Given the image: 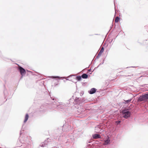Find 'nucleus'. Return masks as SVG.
Here are the masks:
<instances>
[{"label":"nucleus","mask_w":148,"mask_h":148,"mask_svg":"<svg viewBox=\"0 0 148 148\" xmlns=\"http://www.w3.org/2000/svg\"><path fill=\"white\" fill-rule=\"evenodd\" d=\"M148 99V93L143 95L140 96L138 99V101L141 102L146 101Z\"/></svg>","instance_id":"nucleus-1"},{"label":"nucleus","mask_w":148,"mask_h":148,"mask_svg":"<svg viewBox=\"0 0 148 148\" xmlns=\"http://www.w3.org/2000/svg\"><path fill=\"white\" fill-rule=\"evenodd\" d=\"M123 116L125 119H127L130 116L131 113L128 111H122Z\"/></svg>","instance_id":"nucleus-2"},{"label":"nucleus","mask_w":148,"mask_h":148,"mask_svg":"<svg viewBox=\"0 0 148 148\" xmlns=\"http://www.w3.org/2000/svg\"><path fill=\"white\" fill-rule=\"evenodd\" d=\"M18 69L19 70L22 76L23 75L25 74L26 71L25 69H23L21 66L19 67L18 68Z\"/></svg>","instance_id":"nucleus-3"},{"label":"nucleus","mask_w":148,"mask_h":148,"mask_svg":"<svg viewBox=\"0 0 148 148\" xmlns=\"http://www.w3.org/2000/svg\"><path fill=\"white\" fill-rule=\"evenodd\" d=\"M92 137L94 139L101 138V136L98 134H95L92 135Z\"/></svg>","instance_id":"nucleus-4"},{"label":"nucleus","mask_w":148,"mask_h":148,"mask_svg":"<svg viewBox=\"0 0 148 148\" xmlns=\"http://www.w3.org/2000/svg\"><path fill=\"white\" fill-rule=\"evenodd\" d=\"M104 51V48L102 47L101 48L100 51L98 53L97 56V57L98 58L99 57H100L102 53Z\"/></svg>","instance_id":"nucleus-5"},{"label":"nucleus","mask_w":148,"mask_h":148,"mask_svg":"<svg viewBox=\"0 0 148 148\" xmlns=\"http://www.w3.org/2000/svg\"><path fill=\"white\" fill-rule=\"evenodd\" d=\"M96 90V89L95 88H91L90 90L88 91V92L91 94H93L95 92Z\"/></svg>","instance_id":"nucleus-6"},{"label":"nucleus","mask_w":148,"mask_h":148,"mask_svg":"<svg viewBox=\"0 0 148 148\" xmlns=\"http://www.w3.org/2000/svg\"><path fill=\"white\" fill-rule=\"evenodd\" d=\"M110 142V140L109 139H108L105 140L103 144L104 145H107Z\"/></svg>","instance_id":"nucleus-7"},{"label":"nucleus","mask_w":148,"mask_h":148,"mask_svg":"<svg viewBox=\"0 0 148 148\" xmlns=\"http://www.w3.org/2000/svg\"><path fill=\"white\" fill-rule=\"evenodd\" d=\"M88 75L85 73H84L82 75V77L84 79H86L88 77Z\"/></svg>","instance_id":"nucleus-8"},{"label":"nucleus","mask_w":148,"mask_h":148,"mask_svg":"<svg viewBox=\"0 0 148 148\" xmlns=\"http://www.w3.org/2000/svg\"><path fill=\"white\" fill-rule=\"evenodd\" d=\"M29 118V116L28 114H26L25 117V119L24 121V122L25 123L28 119Z\"/></svg>","instance_id":"nucleus-9"},{"label":"nucleus","mask_w":148,"mask_h":148,"mask_svg":"<svg viewBox=\"0 0 148 148\" xmlns=\"http://www.w3.org/2000/svg\"><path fill=\"white\" fill-rule=\"evenodd\" d=\"M57 107L58 108H62L63 107H64V105H62V104H60L59 105H57Z\"/></svg>","instance_id":"nucleus-10"},{"label":"nucleus","mask_w":148,"mask_h":148,"mask_svg":"<svg viewBox=\"0 0 148 148\" xmlns=\"http://www.w3.org/2000/svg\"><path fill=\"white\" fill-rule=\"evenodd\" d=\"M120 19V18L118 17H117L115 18V22H119Z\"/></svg>","instance_id":"nucleus-11"},{"label":"nucleus","mask_w":148,"mask_h":148,"mask_svg":"<svg viewBox=\"0 0 148 148\" xmlns=\"http://www.w3.org/2000/svg\"><path fill=\"white\" fill-rule=\"evenodd\" d=\"M82 76H78L76 77V79L78 80H80L82 79Z\"/></svg>","instance_id":"nucleus-12"},{"label":"nucleus","mask_w":148,"mask_h":148,"mask_svg":"<svg viewBox=\"0 0 148 148\" xmlns=\"http://www.w3.org/2000/svg\"><path fill=\"white\" fill-rule=\"evenodd\" d=\"M132 100V99H130L126 101H125V102H126L125 103H128L129 102H130Z\"/></svg>","instance_id":"nucleus-13"},{"label":"nucleus","mask_w":148,"mask_h":148,"mask_svg":"<svg viewBox=\"0 0 148 148\" xmlns=\"http://www.w3.org/2000/svg\"><path fill=\"white\" fill-rule=\"evenodd\" d=\"M121 122V121H116L115 122V123H116V124L118 125Z\"/></svg>","instance_id":"nucleus-14"},{"label":"nucleus","mask_w":148,"mask_h":148,"mask_svg":"<svg viewBox=\"0 0 148 148\" xmlns=\"http://www.w3.org/2000/svg\"><path fill=\"white\" fill-rule=\"evenodd\" d=\"M56 79L57 78H59V77L58 76H56Z\"/></svg>","instance_id":"nucleus-15"}]
</instances>
